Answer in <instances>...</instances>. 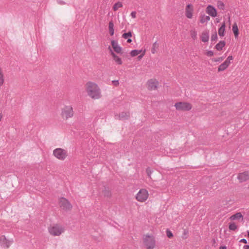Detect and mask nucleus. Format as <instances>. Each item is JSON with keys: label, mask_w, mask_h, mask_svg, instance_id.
I'll use <instances>...</instances> for the list:
<instances>
[{"label": "nucleus", "mask_w": 249, "mask_h": 249, "mask_svg": "<svg viewBox=\"0 0 249 249\" xmlns=\"http://www.w3.org/2000/svg\"><path fill=\"white\" fill-rule=\"evenodd\" d=\"M86 90L88 95L92 99H98L102 96L99 87L94 82H87L86 84Z\"/></svg>", "instance_id": "f257e3e1"}, {"label": "nucleus", "mask_w": 249, "mask_h": 249, "mask_svg": "<svg viewBox=\"0 0 249 249\" xmlns=\"http://www.w3.org/2000/svg\"><path fill=\"white\" fill-rule=\"evenodd\" d=\"M143 242L146 249H153L155 248L156 240L155 237L153 235H144Z\"/></svg>", "instance_id": "f03ea898"}, {"label": "nucleus", "mask_w": 249, "mask_h": 249, "mask_svg": "<svg viewBox=\"0 0 249 249\" xmlns=\"http://www.w3.org/2000/svg\"><path fill=\"white\" fill-rule=\"evenodd\" d=\"M48 231L50 234L53 236H59L64 231V228L58 224H55L53 226H51L48 228Z\"/></svg>", "instance_id": "7ed1b4c3"}, {"label": "nucleus", "mask_w": 249, "mask_h": 249, "mask_svg": "<svg viewBox=\"0 0 249 249\" xmlns=\"http://www.w3.org/2000/svg\"><path fill=\"white\" fill-rule=\"evenodd\" d=\"M53 155L57 159L64 160L68 156L67 151L61 148H57L53 150Z\"/></svg>", "instance_id": "20e7f679"}, {"label": "nucleus", "mask_w": 249, "mask_h": 249, "mask_svg": "<svg viewBox=\"0 0 249 249\" xmlns=\"http://www.w3.org/2000/svg\"><path fill=\"white\" fill-rule=\"evenodd\" d=\"M74 112L73 108L71 106H65L62 109L61 116L63 119L67 120L73 117Z\"/></svg>", "instance_id": "39448f33"}, {"label": "nucleus", "mask_w": 249, "mask_h": 249, "mask_svg": "<svg viewBox=\"0 0 249 249\" xmlns=\"http://www.w3.org/2000/svg\"><path fill=\"white\" fill-rule=\"evenodd\" d=\"M176 109L178 111H189L192 108L191 104L185 102H179L175 104Z\"/></svg>", "instance_id": "423d86ee"}, {"label": "nucleus", "mask_w": 249, "mask_h": 249, "mask_svg": "<svg viewBox=\"0 0 249 249\" xmlns=\"http://www.w3.org/2000/svg\"><path fill=\"white\" fill-rule=\"evenodd\" d=\"M59 206L60 208L65 211H68L71 209L72 205L65 198L62 197L59 199Z\"/></svg>", "instance_id": "0eeeda50"}, {"label": "nucleus", "mask_w": 249, "mask_h": 249, "mask_svg": "<svg viewBox=\"0 0 249 249\" xmlns=\"http://www.w3.org/2000/svg\"><path fill=\"white\" fill-rule=\"evenodd\" d=\"M148 191L144 189H141L136 195V199L139 202H144L148 198Z\"/></svg>", "instance_id": "6e6552de"}, {"label": "nucleus", "mask_w": 249, "mask_h": 249, "mask_svg": "<svg viewBox=\"0 0 249 249\" xmlns=\"http://www.w3.org/2000/svg\"><path fill=\"white\" fill-rule=\"evenodd\" d=\"M237 178L240 182L246 181L249 179V172L245 171L238 174Z\"/></svg>", "instance_id": "1a4fd4ad"}, {"label": "nucleus", "mask_w": 249, "mask_h": 249, "mask_svg": "<svg viewBox=\"0 0 249 249\" xmlns=\"http://www.w3.org/2000/svg\"><path fill=\"white\" fill-rule=\"evenodd\" d=\"M13 242L12 240H8L4 236H1L0 239V245L5 248H8L12 244Z\"/></svg>", "instance_id": "9d476101"}, {"label": "nucleus", "mask_w": 249, "mask_h": 249, "mask_svg": "<svg viewBox=\"0 0 249 249\" xmlns=\"http://www.w3.org/2000/svg\"><path fill=\"white\" fill-rule=\"evenodd\" d=\"M206 13L212 17L217 16V11L212 5H209L206 8Z\"/></svg>", "instance_id": "9b49d317"}, {"label": "nucleus", "mask_w": 249, "mask_h": 249, "mask_svg": "<svg viewBox=\"0 0 249 249\" xmlns=\"http://www.w3.org/2000/svg\"><path fill=\"white\" fill-rule=\"evenodd\" d=\"M193 8L191 4L187 5L185 8V16L188 18H192L193 17Z\"/></svg>", "instance_id": "f8f14e48"}, {"label": "nucleus", "mask_w": 249, "mask_h": 249, "mask_svg": "<svg viewBox=\"0 0 249 249\" xmlns=\"http://www.w3.org/2000/svg\"><path fill=\"white\" fill-rule=\"evenodd\" d=\"M158 82L156 80L150 79L148 80L147 83V88L149 90H155L157 88Z\"/></svg>", "instance_id": "ddd939ff"}, {"label": "nucleus", "mask_w": 249, "mask_h": 249, "mask_svg": "<svg viewBox=\"0 0 249 249\" xmlns=\"http://www.w3.org/2000/svg\"><path fill=\"white\" fill-rule=\"evenodd\" d=\"M111 43L112 48L116 53H122V48L119 45L117 41L113 40Z\"/></svg>", "instance_id": "4468645a"}, {"label": "nucleus", "mask_w": 249, "mask_h": 249, "mask_svg": "<svg viewBox=\"0 0 249 249\" xmlns=\"http://www.w3.org/2000/svg\"><path fill=\"white\" fill-rule=\"evenodd\" d=\"M129 117V113L123 112L119 114H116L115 115V118L116 119H119L120 120H125L128 119Z\"/></svg>", "instance_id": "2eb2a0df"}, {"label": "nucleus", "mask_w": 249, "mask_h": 249, "mask_svg": "<svg viewBox=\"0 0 249 249\" xmlns=\"http://www.w3.org/2000/svg\"><path fill=\"white\" fill-rule=\"evenodd\" d=\"M108 49L110 50V52H111V54L114 59V60L115 61V62L119 64V65H121L122 64V59L120 57H119V56H118L112 51V50L110 48V47L109 46L108 47Z\"/></svg>", "instance_id": "dca6fc26"}, {"label": "nucleus", "mask_w": 249, "mask_h": 249, "mask_svg": "<svg viewBox=\"0 0 249 249\" xmlns=\"http://www.w3.org/2000/svg\"><path fill=\"white\" fill-rule=\"evenodd\" d=\"M201 39L203 42H207L209 39V33L208 31H204L201 36Z\"/></svg>", "instance_id": "f3484780"}, {"label": "nucleus", "mask_w": 249, "mask_h": 249, "mask_svg": "<svg viewBox=\"0 0 249 249\" xmlns=\"http://www.w3.org/2000/svg\"><path fill=\"white\" fill-rule=\"evenodd\" d=\"M225 23L224 22L221 26L218 29V35L220 36H223L225 35Z\"/></svg>", "instance_id": "a211bd4d"}, {"label": "nucleus", "mask_w": 249, "mask_h": 249, "mask_svg": "<svg viewBox=\"0 0 249 249\" xmlns=\"http://www.w3.org/2000/svg\"><path fill=\"white\" fill-rule=\"evenodd\" d=\"M229 66V64H228V62L224 61L218 68V71H224L225 69H226Z\"/></svg>", "instance_id": "6ab92c4d"}, {"label": "nucleus", "mask_w": 249, "mask_h": 249, "mask_svg": "<svg viewBox=\"0 0 249 249\" xmlns=\"http://www.w3.org/2000/svg\"><path fill=\"white\" fill-rule=\"evenodd\" d=\"M243 218V215L241 213H237L235 214L231 215L230 219L231 220H238Z\"/></svg>", "instance_id": "aec40b11"}, {"label": "nucleus", "mask_w": 249, "mask_h": 249, "mask_svg": "<svg viewBox=\"0 0 249 249\" xmlns=\"http://www.w3.org/2000/svg\"><path fill=\"white\" fill-rule=\"evenodd\" d=\"M225 45V42L224 41H219L215 46V48L217 51H221Z\"/></svg>", "instance_id": "412c9836"}, {"label": "nucleus", "mask_w": 249, "mask_h": 249, "mask_svg": "<svg viewBox=\"0 0 249 249\" xmlns=\"http://www.w3.org/2000/svg\"><path fill=\"white\" fill-rule=\"evenodd\" d=\"M108 30L111 36H113L114 34V24L112 21H109L108 23Z\"/></svg>", "instance_id": "4be33fe9"}, {"label": "nucleus", "mask_w": 249, "mask_h": 249, "mask_svg": "<svg viewBox=\"0 0 249 249\" xmlns=\"http://www.w3.org/2000/svg\"><path fill=\"white\" fill-rule=\"evenodd\" d=\"M232 30L234 33L235 38H237L239 35V31L237 25L236 23H234L232 26Z\"/></svg>", "instance_id": "5701e85b"}, {"label": "nucleus", "mask_w": 249, "mask_h": 249, "mask_svg": "<svg viewBox=\"0 0 249 249\" xmlns=\"http://www.w3.org/2000/svg\"><path fill=\"white\" fill-rule=\"evenodd\" d=\"M210 19V18L209 17V16L203 15L200 16V23L203 24L206 22L209 21Z\"/></svg>", "instance_id": "b1692460"}, {"label": "nucleus", "mask_w": 249, "mask_h": 249, "mask_svg": "<svg viewBox=\"0 0 249 249\" xmlns=\"http://www.w3.org/2000/svg\"><path fill=\"white\" fill-rule=\"evenodd\" d=\"M123 7V4L121 2L118 1L116 3H115L113 6V9L114 11H117L119 8H121Z\"/></svg>", "instance_id": "393cba45"}, {"label": "nucleus", "mask_w": 249, "mask_h": 249, "mask_svg": "<svg viewBox=\"0 0 249 249\" xmlns=\"http://www.w3.org/2000/svg\"><path fill=\"white\" fill-rule=\"evenodd\" d=\"M158 47H159V44L157 43V41L155 42L153 44V46H152V47L151 49V53L153 54L155 53L156 52L157 50L158 49Z\"/></svg>", "instance_id": "a878e982"}, {"label": "nucleus", "mask_w": 249, "mask_h": 249, "mask_svg": "<svg viewBox=\"0 0 249 249\" xmlns=\"http://www.w3.org/2000/svg\"><path fill=\"white\" fill-rule=\"evenodd\" d=\"M229 228L231 231H235L237 229V226L234 222H231L229 224Z\"/></svg>", "instance_id": "bb28decb"}, {"label": "nucleus", "mask_w": 249, "mask_h": 249, "mask_svg": "<svg viewBox=\"0 0 249 249\" xmlns=\"http://www.w3.org/2000/svg\"><path fill=\"white\" fill-rule=\"evenodd\" d=\"M103 194L107 197H110L111 195L110 191L108 188H105L104 190L103 191Z\"/></svg>", "instance_id": "cd10ccee"}, {"label": "nucleus", "mask_w": 249, "mask_h": 249, "mask_svg": "<svg viewBox=\"0 0 249 249\" xmlns=\"http://www.w3.org/2000/svg\"><path fill=\"white\" fill-rule=\"evenodd\" d=\"M190 35L191 36V37L194 39L195 40L196 39L197 37V32L195 29L191 30L190 31Z\"/></svg>", "instance_id": "c85d7f7f"}, {"label": "nucleus", "mask_w": 249, "mask_h": 249, "mask_svg": "<svg viewBox=\"0 0 249 249\" xmlns=\"http://www.w3.org/2000/svg\"><path fill=\"white\" fill-rule=\"evenodd\" d=\"M4 81V75L1 69L0 68V86H2Z\"/></svg>", "instance_id": "c756f323"}, {"label": "nucleus", "mask_w": 249, "mask_h": 249, "mask_svg": "<svg viewBox=\"0 0 249 249\" xmlns=\"http://www.w3.org/2000/svg\"><path fill=\"white\" fill-rule=\"evenodd\" d=\"M217 6L219 9L224 10L225 8L224 3L220 0L217 2Z\"/></svg>", "instance_id": "7c9ffc66"}, {"label": "nucleus", "mask_w": 249, "mask_h": 249, "mask_svg": "<svg viewBox=\"0 0 249 249\" xmlns=\"http://www.w3.org/2000/svg\"><path fill=\"white\" fill-rule=\"evenodd\" d=\"M142 50H134L130 52L132 56H135L142 52Z\"/></svg>", "instance_id": "2f4dec72"}, {"label": "nucleus", "mask_w": 249, "mask_h": 249, "mask_svg": "<svg viewBox=\"0 0 249 249\" xmlns=\"http://www.w3.org/2000/svg\"><path fill=\"white\" fill-rule=\"evenodd\" d=\"M132 36V33L131 32H129L128 33H124L122 36L124 39H127L129 37H131Z\"/></svg>", "instance_id": "473e14b6"}, {"label": "nucleus", "mask_w": 249, "mask_h": 249, "mask_svg": "<svg viewBox=\"0 0 249 249\" xmlns=\"http://www.w3.org/2000/svg\"><path fill=\"white\" fill-rule=\"evenodd\" d=\"M166 234L169 238H171L173 236V233L169 229H167L166 230Z\"/></svg>", "instance_id": "72a5a7b5"}, {"label": "nucleus", "mask_w": 249, "mask_h": 249, "mask_svg": "<svg viewBox=\"0 0 249 249\" xmlns=\"http://www.w3.org/2000/svg\"><path fill=\"white\" fill-rule=\"evenodd\" d=\"M217 36L216 32H215L214 34H213L211 36V41H215L217 39Z\"/></svg>", "instance_id": "f704fd0d"}, {"label": "nucleus", "mask_w": 249, "mask_h": 249, "mask_svg": "<svg viewBox=\"0 0 249 249\" xmlns=\"http://www.w3.org/2000/svg\"><path fill=\"white\" fill-rule=\"evenodd\" d=\"M146 173H147L148 177L151 178V175L152 172V171L151 170V169L149 167H148L146 168Z\"/></svg>", "instance_id": "c9c22d12"}, {"label": "nucleus", "mask_w": 249, "mask_h": 249, "mask_svg": "<svg viewBox=\"0 0 249 249\" xmlns=\"http://www.w3.org/2000/svg\"><path fill=\"white\" fill-rule=\"evenodd\" d=\"M232 59L233 57L232 56H229L225 61L228 62V64L230 65L231 63V61L232 60Z\"/></svg>", "instance_id": "e433bc0d"}, {"label": "nucleus", "mask_w": 249, "mask_h": 249, "mask_svg": "<svg viewBox=\"0 0 249 249\" xmlns=\"http://www.w3.org/2000/svg\"><path fill=\"white\" fill-rule=\"evenodd\" d=\"M223 60V57H219L218 58H214L213 59V61L214 62H218V61H221Z\"/></svg>", "instance_id": "4c0bfd02"}, {"label": "nucleus", "mask_w": 249, "mask_h": 249, "mask_svg": "<svg viewBox=\"0 0 249 249\" xmlns=\"http://www.w3.org/2000/svg\"><path fill=\"white\" fill-rule=\"evenodd\" d=\"M112 83L113 84V85H114L115 86H118L119 84V82L118 80H113L112 81Z\"/></svg>", "instance_id": "58836bf2"}, {"label": "nucleus", "mask_w": 249, "mask_h": 249, "mask_svg": "<svg viewBox=\"0 0 249 249\" xmlns=\"http://www.w3.org/2000/svg\"><path fill=\"white\" fill-rule=\"evenodd\" d=\"M207 55L209 56H212L213 55V53L212 51H209L207 52Z\"/></svg>", "instance_id": "ea45409f"}, {"label": "nucleus", "mask_w": 249, "mask_h": 249, "mask_svg": "<svg viewBox=\"0 0 249 249\" xmlns=\"http://www.w3.org/2000/svg\"><path fill=\"white\" fill-rule=\"evenodd\" d=\"M131 16L132 18H134L136 17V12L133 11L131 13Z\"/></svg>", "instance_id": "a19ab883"}, {"label": "nucleus", "mask_w": 249, "mask_h": 249, "mask_svg": "<svg viewBox=\"0 0 249 249\" xmlns=\"http://www.w3.org/2000/svg\"><path fill=\"white\" fill-rule=\"evenodd\" d=\"M240 242H242V243H245V244H246L247 243V241L246 239H242L240 240L239 241Z\"/></svg>", "instance_id": "79ce46f5"}, {"label": "nucleus", "mask_w": 249, "mask_h": 249, "mask_svg": "<svg viewBox=\"0 0 249 249\" xmlns=\"http://www.w3.org/2000/svg\"><path fill=\"white\" fill-rule=\"evenodd\" d=\"M144 53H145V51H144L143 53L142 54L140 55H139V56H138V58H139V59H141L143 57V55H144Z\"/></svg>", "instance_id": "37998d69"}, {"label": "nucleus", "mask_w": 249, "mask_h": 249, "mask_svg": "<svg viewBox=\"0 0 249 249\" xmlns=\"http://www.w3.org/2000/svg\"><path fill=\"white\" fill-rule=\"evenodd\" d=\"M243 249H249V245H245L243 247Z\"/></svg>", "instance_id": "c03bdc74"}, {"label": "nucleus", "mask_w": 249, "mask_h": 249, "mask_svg": "<svg viewBox=\"0 0 249 249\" xmlns=\"http://www.w3.org/2000/svg\"><path fill=\"white\" fill-rule=\"evenodd\" d=\"M127 42L128 43H130V42H132V40H131V39H130V38H128V39H127Z\"/></svg>", "instance_id": "a18cd8bd"}, {"label": "nucleus", "mask_w": 249, "mask_h": 249, "mask_svg": "<svg viewBox=\"0 0 249 249\" xmlns=\"http://www.w3.org/2000/svg\"><path fill=\"white\" fill-rule=\"evenodd\" d=\"M220 249H227V248L225 246H222L220 248Z\"/></svg>", "instance_id": "49530a36"}, {"label": "nucleus", "mask_w": 249, "mask_h": 249, "mask_svg": "<svg viewBox=\"0 0 249 249\" xmlns=\"http://www.w3.org/2000/svg\"><path fill=\"white\" fill-rule=\"evenodd\" d=\"M58 2L59 3H61V4H64V2H63L61 1H60V0L58 1Z\"/></svg>", "instance_id": "de8ad7c7"}, {"label": "nucleus", "mask_w": 249, "mask_h": 249, "mask_svg": "<svg viewBox=\"0 0 249 249\" xmlns=\"http://www.w3.org/2000/svg\"><path fill=\"white\" fill-rule=\"evenodd\" d=\"M248 236L249 238V231H247Z\"/></svg>", "instance_id": "09e8293b"}]
</instances>
